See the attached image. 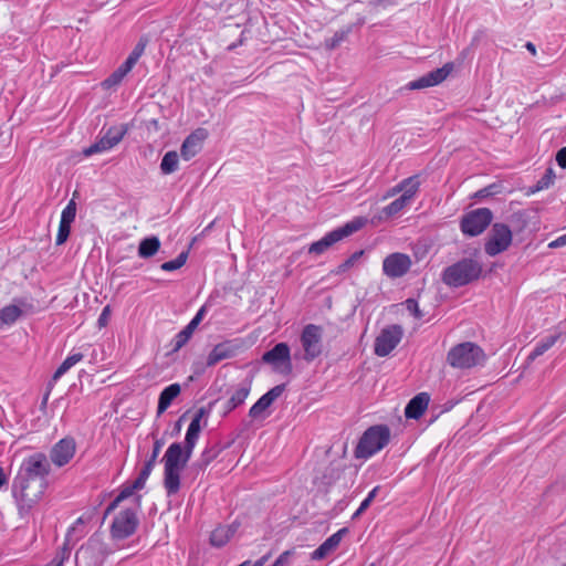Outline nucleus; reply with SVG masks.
Wrapping results in <instances>:
<instances>
[{
    "label": "nucleus",
    "instance_id": "43",
    "mask_svg": "<svg viewBox=\"0 0 566 566\" xmlns=\"http://www.w3.org/2000/svg\"><path fill=\"white\" fill-rule=\"evenodd\" d=\"M379 488L376 486L367 495V497L360 503L358 510L356 511L355 513V516L359 515L361 512H364L369 505L370 503L374 501L377 492H378Z\"/></svg>",
    "mask_w": 566,
    "mask_h": 566
},
{
    "label": "nucleus",
    "instance_id": "23",
    "mask_svg": "<svg viewBox=\"0 0 566 566\" xmlns=\"http://www.w3.org/2000/svg\"><path fill=\"white\" fill-rule=\"evenodd\" d=\"M416 195L413 190H406L399 198L384 207L381 213L387 218L401 213L403 209L412 202Z\"/></svg>",
    "mask_w": 566,
    "mask_h": 566
},
{
    "label": "nucleus",
    "instance_id": "39",
    "mask_svg": "<svg viewBox=\"0 0 566 566\" xmlns=\"http://www.w3.org/2000/svg\"><path fill=\"white\" fill-rule=\"evenodd\" d=\"M187 259H188V252L187 251L181 252L175 260L164 262L160 265V269L166 272H171V271L178 270L185 265V263L187 262Z\"/></svg>",
    "mask_w": 566,
    "mask_h": 566
},
{
    "label": "nucleus",
    "instance_id": "10",
    "mask_svg": "<svg viewBox=\"0 0 566 566\" xmlns=\"http://www.w3.org/2000/svg\"><path fill=\"white\" fill-rule=\"evenodd\" d=\"M492 221V212L488 208H479L467 213L461 221L464 234L475 237L481 234Z\"/></svg>",
    "mask_w": 566,
    "mask_h": 566
},
{
    "label": "nucleus",
    "instance_id": "16",
    "mask_svg": "<svg viewBox=\"0 0 566 566\" xmlns=\"http://www.w3.org/2000/svg\"><path fill=\"white\" fill-rule=\"evenodd\" d=\"M209 412L205 408H200L195 413L185 437V446L182 449L187 451V455H191L201 432V420L207 418Z\"/></svg>",
    "mask_w": 566,
    "mask_h": 566
},
{
    "label": "nucleus",
    "instance_id": "60",
    "mask_svg": "<svg viewBox=\"0 0 566 566\" xmlns=\"http://www.w3.org/2000/svg\"><path fill=\"white\" fill-rule=\"evenodd\" d=\"M566 566V565H565Z\"/></svg>",
    "mask_w": 566,
    "mask_h": 566
},
{
    "label": "nucleus",
    "instance_id": "15",
    "mask_svg": "<svg viewBox=\"0 0 566 566\" xmlns=\"http://www.w3.org/2000/svg\"><path fill=\"white\" fill-rule=\"evenodd\" d=\"M411 266L409 255L403 253H392L382 262V271L389 277H400L405 275Z\"/></svg>",
    "mask_w": 566,
    "mask_h": 566
},
{
    "label": "nucleus",
    "instance_id": "30",
    "mask_svg": "<svg viewBox=\"0 0 566 566\" xmlns=\"http://www.w3.org/2000/svg\"><path fill=\"white\" fill-rule=\"evenodd\" d=\"M559 338V334L549 335L545 338H542L530 353L527 360L533 361L537 357L542 356L545 352L552 348L557 339Z\"/></svg>",
    "mask_w": 566,
    "mask_h": 566
},
{
    "label": "nucleus",
    "instance_id": "24",
    "mask_svg": "<svg viewBox=\"0 0 566 566\" xmlns=\"http://www.w3.org/2000/svg\"><path fill=\"white\" fill-rule=\"evenodd\" d=\"M145 475L146 472H139L138 478L132 484L124 485L108 510L116 507L120 502L133 496L136 491L142 490L146 483Z\"/></svg>",
    "mask_w": 566,
    "mask_h": 566
},
{
    "label": "nucleus",
    "instance_id": "13",
    "mask_svg": "<svg viewBox=\"0 0 566 566\" xmlns=\"http://www.w3.org/2000/svg\"><path fill=\"white\" fill-rule=\"evenodd\" d=\"M284 385H277L271 388L250 408L249 416L254 420H264L270 415L269 408L284 392Z\"/></svg>",
    "mask_w": 566,
    "mask_h": 566
},
{
    "label": "nucleus",
    "instance_id": "21",
    "mask_svg": "<svg viewBox=\"0 0 566 566\" xmlns=\"http://www.w3.org/2000/svg\"><path fill=\"white\" fill-rule=\"evenodd\" d=\"M83 359V355L81 353H72L70 354L62 364L57 367L55 373L52 376L51 381L49 382L48 392L44 396L43 403H46L49 399V395L53 388V386L56 384V381L66 374L73 366H75L77 363H80Z\"/></svg>",
    "mask_w": 566,
    "mask_h": 566
},
{
    "label": "nucleus",
    "instance_id": "9",
    "mask_svg": "<svg viewBox=\"0 0 566 566\" xmlns=\"http://www.w3.org/2000/svg\"><path fill=\"white\" fill-rule=\"evenodd\" d=\"M512 243V231L511 229L503 223H495L492 227V230L489 234L488 241L485 243V253L494 256L497 255L511 245Z\"/></svg>",
    "mask_w": 566,
    "mask_h": 566
},
{
    "label": "nucleus",
    "instance_id": "57",
    "mask_svg": "<svg viewBox=\"0 0 566 566\" xmlns=\"http://www.w3.org/2000/svg\"><path fill=\"white\" fill-rule=\"evenodd\" d=\"M116 547H107L103 551V553H111L115 549Z\"/></svg>",
    "mask_w": 566,
    "mask_h": 566
},
{
    "label": "nucleus",
    "instance_id": "53",
    "mask_svg": "<svg viewBox=\"0 0 566 566\" xmlns=\"http://www.w3.org/2000/svg\"><path fill=\"white\" fill-rule=\"evenodd\" d=\"M526 49H527V50H528L533 55H534V54H536V48H535V45H534L533 43L527 42V43H526Z\"/></svg>",
    "mask_w": 566,
    "mask_h": 566
},
{
    "label": "nucleus",
    "instance_id": "44",
    "mask_svg": "<svg viewBox=\"0 0 566 566\" xmlns=\"http://www.w3.org/2000/svg\"><path fill=\"white\" fill-rule=\"evenodd\" d=\"M130 533H106L107 537L103 541L112 542L116 547H119L118 542L125 539Z\"/></svg>",
    "mask_w": 566,
    "mask_h": 566
},
{
    "label": "nucleus",
    "instance_id": "31",
    "mask_svg": "<svg viewBox=\"0 0 566 566\" xmlns=\"http://www.w3.org/2000/svg\"><path fill=\"white\" fill-rule=\"evenodd\" d=\"M22 315V310L14 304H10L0 310V329L6 325L14 324Z\"/></svg>",
    "mask_w": 566,
    "mask_h": 566
},
{
    "label": "nucleus",
    "instance_id": "37",
    "mask_svg": "<svg viewBox=\"0 0 566 566\" xmlns=\"http://www.w3.org/2000/svg\"><path fill=\"white\" fill-rule=\"evenodd\" d=\"M70 543V534L67 533L65 535L64 542L62 547L57 551L55 557L46 565V566H62L64 560L69 558L71 547L69 546Z\"/></svg>",
    "mask_w": 566,
    "mask_h": 566
},
{
    "label": "nucleus",
    "instance_id": "7",
    "mask_svg": "<svg viewBox=\"0 0 566 566\" xmlns=\"http://www.w3.org/2000/svg\"><path fill=\"white\" fill-rule=\"evenodd\" d=\"M483 350L475 344L467 342L459 344L448 353V361L455 368H472L484 361Z\"/></svg>",
    "mask_w": 566,
    "mask_h": 566
},
{
    "label": "nucleus",
    "instance_id": "26",
    "mask_svg": "<svg viewBox=\"0 0 566 566\" xmlns=\"http://www.w3.org/2000/svg\"><path fill=\"white\" fill-rule=\"evenodd\" d=\"M181 387L179 384L175 382L167 386L159 395L157 413L161 415L165 412L171 402L180 395Z\"/></svg>",
    "mask_w": 566,
    "mask_h": 566
},
{
    "label": "nucleus",
    "instance_id": "3",
    "mask_svg": "<svg viewBox=\"0 0 566 566\" xmlns=\"http://www.w3.org/2000/svg\"><path fill=\"white\" fill-rule=\"evenodd\" d=\"M482 272L481 264L472 259H463L448 266L442 274V281L451 287H460L476 280Z\"/></svg>",
    "mask_w": 566,
    "mask_h": 566
},
{
    "label": "nucleus",
    "instance_id": "42",
    "mask_svg": "<svg viewBox=\"0 0 566 566\" xmlns=\"http://www.w3.org/2000/svg\"><path fill=\"white\" fill-rule=\"evenodd\" d=\"M145 50V44L144 43H138L134 50L130 52V54L128 55V57L126 59V62L128 64H130L133 67L134 65L137 63V61L139 60V57L142 56L143 52Z\"/></svg>",
    "mask_w": 566,
    "mask_h": 566
},
{
    "label": "nucleus",
    "instance_id": "58",
    "mask_svg": "<svg viewBox=\"0 0 566 566\" xmlns=\"http://www.w3.org/2000/svg\"><path fill=\"white\" fill-rule=\"evenodd\" d=\"M272 566H281V559H276Z\"/></svg>",
    "mask_w": 566,
    "mask_h": 566
},
{
    "label": "nucleus",
    "instance_id": "19",
    "mask_svg": "<svg viewBox=\"0 0 566 566\" xmlns=\"http://www.w3.org/2000/svg\"><path fill=\"white\" fill-rule=\"evenodd\" d=\"M206 136L207 134L203 129H197L191 133L181 145V158L186 161L193 158L201 150Z\"/></svg>",
    "mask_w": 566,
    "mask_h": 566
},
{
    "label": "nucleus",
    "instance_id": "38",
    "mask_svg": "<svg viewBox=\"0 0 566 566\" xmlns=\"http://www.w3.org/2000/svg\"><path fill=\"white\" fill-rule=\"evenodd\" d=\"M109 149H112V147L109 146L108 142L104 138V136H102L93 145H91L90 147L85 148L83 150V155L85 157H90V156L95 155V154H101V153L108 151Z\"/></svg>",
    "mask_w": 566,
    "mask_h": 566
},
{
    "label": "nucleus",
    "instance_id": "54",
    "mask_svg": "<svg viewBox=\"0 0 566 566\" xmlns=\"http://www.w3.org/2000/svg\"><path fill=\"white\" fill-rule=\"evenodd\" d=\"M6 483V475L3 470L0 468V488Z\"/></svg>",
    "mask_w": 566,
    "mask_h": 566
},
{
    "label": "nucleus",
    "instance_id": "52",
    "mask_svg": "<svg viewBox=\"0 0 566 566\" xmlns=\"http://www.w3.org/2000/svg\"><path fill=\"white\" fill-rule=\"evenodd\" d=\"M406 306L410 312H413L417 317L420 316L419 311H418V304L415 300H407Z\"/></svg>",
    "mask_w": 566,
    "mask_h": 566
},
{
    "label": "nucleus",
    "instance_id": "36",
    "mask_svg": "<svg viewBox=\"0 0 566 566\" xmlns=\"http://www.w3.org/2000/svg\"><path fill=\"white\" fill-rule=\"evenodd\" d=\"M126 133L127 129L124 126H114L108 128L103 136L108 142L109 146L113 148L120 143Z\"/></svg>",
    "mask_w": 566,
    "mask_h": 566
},
{
    "label": "nucleus",
    "instance_id": "1",
    "mask_svg": "<svg viewBox=\"0 0 566 566\" xmlns=\"http://www.w3.org/2000/svg\"><path fill=\"white\" fill-rule=\"evenodd\" d=\"M191 455L182 449L181 443H171L165 452L164 463V484L168 494H175L180 488V472L189 461Z\"/></svg>",
    "mask_w": 566,
    "mask_h": 566
},
{
    "label": "nucleus",
    "instance_id": "35",
    "mask_svg": "<svg viewBox=\"0 0 566 566\" xmlns=\"http://www.w3.org/2000/svg\"><path fill=\"white\" fill-rule=\"evenodd\" d=\"M179 156L177 151H168L161 159L160 170L165 175H170L178 169Z\"/></svg>",
    "mask_w": 566,
    "mask_h": 566
},
{
    "label": "nucleus",
    "instance_id": "47",
    "mask_svg": "<svg viewBox=\"0 0 566 566\" xmlns=\"http://www.w3.org/2000/svg\"><path fill=\"white\" fill-rule=\"evenodd\" d=\"M553 182V171L549 169L547 174L538 181V189L547 188Z\"/></svg>",
    "mask_w": 566,
    "mask_h": 566
},
{
    "label": "nucleus",
    "instance_id": "55",
    "mask_svg": "<svg viewBox=\"0 0 566 566\" xmlns=\"http://www.w3.org/2000/svg\"><path fill=\"white\" fill-rule=\"evenodd\" d=\"M287 555H289V552H284L283 554L280 555V557L277 559H281V565H283Z\"/></svg>",
    "mask_w": 566,
    "mask_h": 566
},
{
    "label": "nucleus",
    "instance_id": "32",
    "mask_svg": "<svg viewBox=\"0 0 566 566\" xmlns=\"http://www.w3.org/2000/svg\"><path fill=\"white\" fill-rule=\"evenodd\" d=\"M233 354L232 349L227 344H218L213 347V349L209 353L207 357V365L213 366L221 360H224L231 357Z\"/></svg>",
    "mask_w": 566,
    "mask_h": 566
},
{
    "label": "nucleus",
    "instance_id": "46",
    "mask_svg": "<svg viewBox=\"0 0 566 566\" xmlns=\"http://www.w3.org/2000/svg\"><path fill=\"white\" fill-rule=\"evenodd\" d=\"M363 252H356L354 253L349 259H347L340 266H339V272H344L346 271L347 269H349L350 266L354 265V263L360 258Z\"/></svg>",
    "mask_w": 566,
    "mask_h": 566
},
{
    "label": "nucleus",
    "instance_id": "8",
    "mask_svg": "<svg viewBox=\"0 0 566 566\" xmlns=\"http://www.w3.org/2000/svg\"><path fill=\"white\" fill-rule=\"evenodd\" d=\"M50 464L43 453H34L23 460L15 478L45 481Z\"/></svg>",
    "mask_w": 566,
    "mask_h": 566
},
{
    "label": "nucleus",
    "instance_id": "25",
    "mask_svg": "<svg viewBox=\"0 0 566 566\" xmlns=\"http://www.w3.org/2000/svg\"><path fill=\"white\" fill-rule=\"evenodd\" d=\"M251 391V385L249 382L239 384L231 392L230 398L226 403V411L230 412L237 407L241 406L248 398Z\"/></svg>",
    "mask_w": 566,
    "mask_h": 566
},
{
    "label": "nucleus",
    "instance_id": "59",
    "mask_svg": "<svg viewBox=\"0 0 566 566\" xmlns=\"http://www.w3.org/2000/svg\"><path fill=\"white\" fill-rule=\"evenodd\" d=\"M369 566H376V564H375V563H373V564H370Z\"/></svg>",
    "mask_w": 566,
    "mask_h": 566
},
{
    "label": "nucleus",
    "instance_id": "45",
    "mask_svg": "<svg viewBox=\"0 0 566 566\" xmlns=\"http://www.w3.org/2000/svg\"><path fill=\"white\" fill-rule=\"evenodd\" d=\"M109 317H111V306L106 305L103 308V311H102V313H101V315H99V317L97 319L98 327L99 328L105 327L108 324V322H109Z\"/></svg>",
    "mask_w": 566,
    "mask_h": 566
},
{
    "label": "nucleus",
    "instance_id": "2",
    "mask_svg": "<svg viewBox=\"0 0 566 566\" xmlns=\"http://www.w3.org/2000/svg\"><path fill=\"white\" fill-rule=\"evenodd\" d=\"M45 486L46 482L42 480L15 478L12 485V493L20 511L28 512L38 504L43 496Z\"/></svg>",
    "mask_w": 566,
    "mask_h": 566
},
{
    "label": "nucleus",
    "instance_id": "20",
    "mask_svg": "<svg viewBox=\"0 0 566 566\" xmlns=\"http://www.w3.org/2000/svg\"><path fill=\"white\" fill-rule=\"evenodd\" d=\"M138 516L135 509L120 511L113 521L112 531H135L138 526Z\"/></svg>",
    "mask_w": 566,
    "mask_h": 566
},
{
    "label": "nucleus",
    "instance_id": "56",
    "mask_svg": "<svg viewBox=\"0 0 566 566\" xmlns=\"http://www.w3.org/2000/svg\"><path fill=\"white\" fill-rule=\"evenodd\" d=\"M82 523H83V518L82 517L77 518L76 523L70 528V531H75L77 525L82 524Z\"/></svg>",
    "mask_w": 566,
    "mask_h": 566
},
{
    "label": "nucleus",
    "instance_id": "17",
    "mask_svg": "<svg viewBox=\"0 0 566 566\" xmlns=\"http://www.w3.org/2000/svg\"><path fill=\"white\" fill-rule=\"evenodd\" d=\"M263 361L279 369L282 364L291 370V350L286 343L276 344L271 350L263 354Z\"/></svg>",
    "mask_w": 566,
    "mask_h": 566
},
{
    "label": "nucleus",
    "instance_id": "5",
    "mask_svg": "<svg viewBox=\"0 0 566 566\" xmlns=\"http://www.w3.org/2000/svg\"><path fill=\"white\" fill-rule=\"evenodd\" d=\"M390 439V430L387 426H373L361 436L356 448V457L368 459L385 448Z\"/></svg>",
    "mask_w": 566,
    "mask_h": 566
},
{
    "label": "nucleus",
    "instance_id": "22",
    "mask_svg": "<svg viewBox=\"0 0 566 566\" xmlns=\"http://www.w3.org/2000/svg\"><path fill=\"white\" fill-rule=\"evenodd\" d=\"M430 397L426 392L415 396L405 408V416L408 419H419L426 411Z\"/></svg>",
    "mask_w": 566,
    "mask_h": 566
},
{
    "label": "nucleus",
    "instance_id": "40",
    "mask_svg": "<svg viewBox=\"0 0 566 566\" xmlns=\"http://www.w3.org/2000/svg\"><path fill=\"white\" fill-rule=\"evenodd\" d=\"M159 450H160V444H159V442H156L150 459L145 463L144 468L140 471V472H146V475H145V480L146 481L149 478V475H150V473H151V471H153V469L155 467V462H156V459L158 457Z\"/></svg>",
    "mask_w": 566,
    "mask_h": 566
},
{
    "label": "nucleus",
    "instance_id": "41",
    "mask_svg": "<svg viewBox=\"0 0 566 566\" xmlns=\"http://www.w3.org/2000/svg\"><path fill=\"white\" fill-rule=\"evenodd\" d=\"M230 541L229 533H211L209 542L214 547H222Z\"/></svg>",
    "mask_w": 566,
    "mask_h": 566
},
{
    "label": "nucleus",
    "instance_id": "6",
    "mask_svg": "<svg viewBox=\"0 0 566 566\" xmlns=\"http://www.w3.org/2000/svg\"><path fill=\"white\" fill-rule=\"evenodd\" d=\"M302 353H295L294 357L307 363L313 361L323 353V328L315 324H307L300 336Z\"/></svg>",
    "mask_w": 566,
    "mask_h": 566
},
{
    "label": "nucleus",
    "instance_id": "51",
    "mask_svg": "<svg viewBox=\"0 0 566 566\" xmlns=\"http://www.w3.org/2000/svg\"><path fill=\"white\" fill-rule=\"evenodd\" d=\"M213 458H214V453L211 450H205L201 454L202 465L203 467L208 465L212 461Z\"/></svg>",
    "mask_w": 566,
    "mask_h": 566
},
{
    "label": "nucleus",
    "instance_id": "27",
    "mask_svg": "<svg viewBox=\"0 0 566 566\" xmlns=\"http://www.w3.org/2000/svg\"><path fill=\"white\" fill-rule=\"evenodd\" d=\"M420 181L417 176H412L409 178H406L401 180L398 185L387 190V192L384 195L382 200H387L397 193L401 192L405 193L406 190H413V193H417L419 191Z\"/></svg>",
    "mask_w": 566,
    "mask_h": 566
},
{
    "label": "nucleus",
    "instance_id": "11",
    "mask_svg": "<svg viewBox=\"0 0 566 566\" xmlns=\"http://www.w3.org/2000/svg\"><path fill=\"white\" fill-rule=\"evenodd\" d=\"M402 328L399 325H391L384 328L375 340V354L379 357L389 355L400 343Z\"/></svg>",
    "mask_w": 566,
    "mask_h": 566
},
{
    "label": "nucleus",
    "instance_id": "48",
    "mask_svg": "<svg viewBox=\"0 0 566 566\" xmlns=\"http://www.w3.org/2000/svg\"><path fill=\"white\" fill-rule=\"evenodd\" d=\"M556 161L559 167L564 169L566 168V147H563L562 149L558 150L556 155Z\"/></svg>",
    "mask_w": 566,
    "mask_h": 566
},
{
    "label": "nucleus",
    "instance_id": "50",
    "mask_svg": "<svg viewBox=\"0 0 566 566\" xmlns=\"http://www.w3.org/2000/svg\"><path fill=\"white\" fill-rule=\"evenodd\" d=\"M344 40V34H335L331 40L326 42L327 48L334 49Z\"/></svg>",
    "mask_w": 566,
    "mask_h": 566
},
{
    "label": "nucleus",
    "instance_id": "4",
    "mask_svg": "<svg viewBox=\"0 0 566 566\" xmlns=\"http://www.w3.org/2000/svg\"><path fill=\"white\" fill-rule=\"evenodd\" d=\"M367 223V218L365 217H356L350 221L346 222L344 226L336 228L328 233H326L318 241L313 242L308 247V253L321 255L326 252L332 245L342 241L343 239L352 235L353 233L359 231Z\"/></svg>",
    "mask_w": 566,
    "mask_h": 566
},
{
    "label": "nucleus",
    "instance_id": "29",
    "mask_svg": "<svg viewBox=\"0 0 566 566\" xmlns=\"http://www.w3.org/2000/svg\"><path fill=\"white\" fill-rule=\"evenodd\" d=\"M342 541V533H333L318 548L312 553V559H322L333 552Z\"/></svg>",
    "mask_w": 566,
    "mask_h": 566
},
{
    "label": "nucleus",
    "instance_id": "34",
    "mask_svg": "<svg viewBox=\"0 0 566 566\" xmlns=\"http://www.w3.org/2000/svg\"><path fill=\"white\" fill-rule=\"evenodd\" d=\"M160 248V241L157 237H149L140 241L138 247V255L147 259L155 255Z\"/></svg>",
    "mask_w": 566,
    "mask_h": 566
},
{
    "label": "nucleus",
    "instance_id": "18",
    "mask_svg": "<svg viewBox=\"0 0 566 566\" xmlns=\"http://www.w3.org/2000/svg\"><path fill=\"white\" fill-rule=\"evenodd\" d=\"M76 217V203L72 199L69 201L66 207L62 210L60 226L56 234V244L61 245L66 242L70 232L71 224L74 222Z\"/></svg>",
    "mask_w": 566,
    "mask_h": 566
},
{
    "label": "nucleus",
    "instance_id": "28",
    "mask_svg": "<svg viewBox=\"0 0 566 566\" xmlns=\"http://www.w3.org/2000/svg\"><path fill=\"white\" fill-rule=\"evenodd\" d=\"M205 312H206L205 307H201L197 312L195 317L190 321V323L180 333H178V335L176 336V348L177 349L180 348L181 346H184L187 343V340L190 338L193 331L196 329L198 324L203 318Z\"/></svg>",
    "mask_w": 566,
    "mask_h": 566
},
{
    "label": "nucleus",
    "instance_id": "49",
    "mask_svg": "<svg viewBox=\"0 0 566 566\" xmlns=\"http://www.w3.org/2000/svg\"><path fill=\"white\" fill-rule=\"evenodd\" d=\"M566 245V233L548 243V248L556 249Z\"/></svg>",
    "mask_w": 566,
    "mask_h": 566
},
{
    "label": "nucleus",
    "instance_id": "14",
    "mask_svg": "<svg viewBox=\"0 0 566 566\" xmlns=\"http://www.w3.org/2000/svg\"><path fill=\"white\" fill-rule=\"evenodd\" d=\"M76 443L73 438H63L50 451V459L56 467L67 464L75 454Z\"/></svg>",
    "mask_w": 566,
    "mask_h": 566
},
{
    "label": "nucleus",
    "instance_id": "12",
    "mask_svg": "<svg viewBox=\"0 0 566 566\" xmlns=\"http://www.w3.org/2000/svg\"><path fill=\"white\" fill-rule=\"evenodd\" d=\"M453 71V63H446L442 67L433 70L421 77L409 82L406 85L407 90H422L431 86H436L442 83Z\"/></svg>",
    "mask_w": 566,
    "mask_h": 566
},
{
    "label": "nucleus",
    "instance_id": "33",
    "mask_svg": "<svg viewBox=\"0 0 566 566\" xmlns=\"http://www.w3.org/2000/svg\"><path fill=\"white\" fill-rule=\"evenodd\" d=\"M132 69L133 66L125 61L106 80L103 81L102 85L105 88H111L118 85Z\"/></svg>",
    "mask_w": 566,
    "mask_h": 566
}]
</instances>
